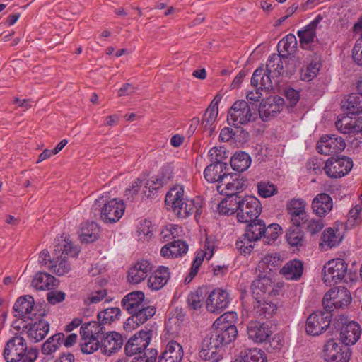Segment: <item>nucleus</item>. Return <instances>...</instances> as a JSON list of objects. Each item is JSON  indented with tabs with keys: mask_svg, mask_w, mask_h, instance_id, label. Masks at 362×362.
Wrapping results in <instances>:
<instances>
[{
	"mask_svg": "<svg viewBox=\"0 0 362 362\" xmlns=\"http://www.w3.org/2000/svg\"><path fill=\"white\" fill-rule=\"evenodd\" d=\"M332 313L327 311H316L311 313L306 320L305 330L308 334L317 336L326 330L331 322Z\"/></svg>",
	"mask_w": 362,
	"mask_h": 362,
	"instance_id": "nucleus-10",
	"label": "nucleus"
},
{
	"mask_svg": "<svg viewBox=\"0 0 362 362\" xmlns=\"http://www.w3.org/2000/svg\"><path fill=\"white\" fill-rule=\"evenodd\" d=\"M124 204L122 201L112 199L104 203L100 210V218L107 223L118 221L124 212Z\"/></svg>",
	"mask_w": 362,
	"mask_h": 362,
	"instance_id": "nucleus-13",
	"label": "nucleus"
},
{
	"mask_svg": "<svg viewBox=\"0 0 362 362\" xmlns=\"http://www.w3.org/2000/svg\"><path fill=\"white\" fill-rule=\"evenodd\" d=\"M204 258H206V252H203L201 250L197 252L196 257L192 262L189 275L185 279V282H190L197 274L199 267L202 264Z\"/></svg>",
	"mask_w": 362,
	"mask_h": 362,
	"instance_id": "nucleus-62",
	"label": "nucleus"
},
{
	"mask_svg": "<svg viewBox=\"0 0 362 362\" xmlns=\"http://www.w3.org/2000/svg\"><path fill=\"white\" fill-rule=\"evenodd\" d=\"M342 240L340 235L339 230L328 228L324 230L321 235L322 243L320 244L322 247L325 245L331 248L338 245Z\"/></svg>",
	"mask_w": 362,
	"mask_h": 362,
	"instance_id": "nucleus-48",
	"label": "nucleus"
},
{
	"mask_svg": "<svg viewBox=\"0 0 362 362\" xmlns=\"http://www.w3.org/2000/svg\"><path fill=\"white\" fill-rule=\"evenodd\" d=\"M260 201L255 197L246 196L242 197L240 206L238 212V221L241 223H249L257 219L262 212Z\"/></svg>",
	"mask_w": 362,
	"mask_h": 362,
	"instance_id": "nucleus-9",
	"label": "nucleus"
},
{
	"mask_svg": "<svg viewBox=\"0 0 362 362\" xmlns=\"http://www.w3.org/2000/svg\"><path fill=\"white\" fill-rule=\"evenodd\" d=\"M202 204L199 199H188L183 202V204L177 205V209H174L173 212L180 218H185L192 214H195L197 217L202 214Z\"/></svg>",
	"mask_w": 362,
	"mask_h": 362,
	"instance_id": "nucleus-25",
	"label": "nucleus"
},
{
	"mask_svg": "<svg viewBox=\"0 0 362 362\" xmlns=\"http://www.w3.org/2000/svg\"><path fill=\"white\" fill-rule=\"evenodd\" d=\"M204 288H199L188 295L187 303L190 310H197L202 307L204 300Z\"/></svg>",
	"mask_w": 362,
	"mask_h": 362,
	"instance_id": "nucleus-52",
	"label": "nucleus"
},
{
	"mask_svg": "<svg viewBox=\"0 0 362 362\" xmlns=\"http://www.w3.org/2000/svg\"><path fill=\"white\" fill-rule=\"evenodd\" d=\"M280 52H286L287 55L293 54L297 48V39L293 34H288L278 44Z\"/></svg>",
	"mask_w": 362,
	"mask_h": 362,
	"instance_id": "nucleus-54",
	"label": "nucleus"
},
{
	"mask_svg": "<svg viewBox=\"0 0 362 362\" xmlns=\"http://www.w3.org/2000/svg\"><path fill=\"white\" fill-rule=\"evenodd\" d=\"M119 315L120 309L119 308H109L98 314V320L103 325L110 324L117 320Z\"/></svg>",
	"mask_w": 362,
	"mask_h": 362,
	"instance_id": "nucleus-57",
	"label": "nucleus"
},
{
	"mask_svg": "<svg viewBox=\"0 0 362 362\" xmlns=\"http://www.w3.org/2000/svg\"><path fill=\"white\" fill-rule=\"evenodd\" d=\"M251 164V158L245 152H237L230 158L232 168L238 172H243L247 170Z\"/></svg>",
	"mask_w": 362,
	"mask_h": 362,
	"instance_id": "nucleus-46",
	"label": "nucleus"
},
{
	"mask_svg": "<svg viewBox=\"0 0 362 362\" xmlns=\"http://www.w3.org/2000/svg\"><path fill=\"white\" fill-rule=\"evenodd\" d=\"M49 267L52 272L58 276H63L71 270V265L66 256L64 257L57 256L54 263Z\"/></svg>",
	"mask_w": 362,
	"mask_h": 362,
	"instance_id": "nucleus-56",
	"label": "nucleus"
},
{
	"mask_svg": "<svg viewBox=\"0 0 362 362\" xmlns=\"http://www.w3.org/2000/svg\"><path fill=\"white\" fill-rule=\"evenodd\" d=\"M322 18L317 16L312 22L298 30L297 35L299 37L300 46L303 49L312 53H320L322 47L316 38V28Z\"/></svg>",
	"mask_w": 362,
	"mask_h": 362,
	"instance_id": "nucleus-5",
	"label": "nucleus"
},
{
	"mask_svg": "<svg viewBox=\"0 0 362 362\" xmlns=\"http://www.w3.org/2000/svg\"><path fill=\"white\" fill-rule=\"evenodd\" d=\"M221 98L219 95H216L213 100L211 102L209 106L205 111L202 118V125H204V128L205 130H208L209 132V134L211 135L214 132V124L215 123L218 113V105L220 102Z\"/></svg>",
	"mask_w": 362,
	"mask_h": 362,
	"instance_id": "nucleus-30",
	"label": "nucleus"
},
{
	"mask_svg": "<svg viewBox=\"0 0 362 362\" xmlns=\"http://www.w3.org/2000/svg\"><path fill=\"white\" fill-rule=\"evenodd\" d=\"M230 303L228 293L222 289H214L206 300V308L210 313L219 314L223 311Z\"/></svg>",
	"mask_w": 362,
	"mask_h": 362,
	"instance_id": "nucleus-15",
	"label": "nucleus"
},
{
	"mask_svg": "<svg viewBox=\"0 0 362 362\" xmlns=\"http://www.w3.org/2000/svg\"><path fill=\"white\" fill-rule=\"evenodd\" d=\"M286 209L290 216H303L305 214V202L302 199L293 198L287 203Z\"/></svg>",
	"mask_w": 362,
	"mask_h": 362,
	"instance_id": "nucleus-53",
	"label": "nucleus"
},
{
	"mask_svg": "<svg viewBox=\"0 0 362 362\" xmlns=\"http://www.w3.org/2000/svg\"><path fill=\"white\" fill-rule=\"evenodd\" d=\"M27 351L25 339L16 334L8 341L4 351V357L7 362H20Z\"/></svg>",
	"mask_w": 362,
	"mask_h": 362,
	"instance_id": "nucleus-12",
	"label": "nucleus"
},
{
	"mask_svg": "<svg viewBox=\"0 0 362 362\" xmlns=\"http://www.w3.org/2000/svg\"><path fill=\"white\" fill-rule=\"evenodd\" d=\"M247 334L249 339L255 343H263L272 334V331L268 325L257 321L250 322L247 326Z\"/></svg>",
	"mask_w": 362,
	"mask_h": 362,
	"instance_id": "nucleus-21",
	"label": "nucleus"
},
{
	"mask_svg": "<svg viewBox=\"0 0 362 362\" xmlns=\"http://www.w3.org/2000/svg\"><path fill=\"white\" fill-rule=\"evenodd\" d=\"M199 355L201 358L208 362H218L222 359V348L218 344H214L211 338L206 337L202 341Z\"/></svg>",
	"mask_w": 362,
	"mask_h": 362,
	"instance_id": "nucleus-19",
	"label": "nucleus"
},
{
	"mask_svg": "<svg viewBox=\"0 0 362 362\" xmlns=\"http://www.w3.org/2000/svg\"><path fill=\"white\" fill-rule=\"evenodd\" d=\"M335 126L343 134H358L362 132V116L353 119L349 115H341L338 117Z\"/></svg>",
	"mask_w": 362,
	"mask_h": 362,
	"instance_id": "nucleus-20",
	"label": "nucleus"
},
{
	"mask_svg": "<svg viewBox=\"0 0 362 362\" xmlns=\"http://www.w3.org/2000/svg\"><path fill=\"white\" fill-rule=\"evenodd\" d=\"M153 336V330L146 328L134 334L126 343L124 351L127 356H132L146 351Z\"/></svg>",
	"mask_w": 362,
	"mask_h": 362,
	"instance_id": "nucleus-8",
	"label": "nucleus"
},
{
	"mask_svg": "<svg viewBox=\"0 0 362 362\" xmlns=\"http://www.w3.org/2000/svg\"><path fill=\"white\" fill-rule=\"evenodd\" d=\"M187 250L188 245L185 241L177 240L165 245L160 254L164 257L175 258L185 254Z\"/></svg>",
	"mask_w": 362,
	"mask_h": 362,
	"instance_id": "nucleus-32",
	"label": "nucleus"
},
{
	"mask_svg": "<svg viewBox=\"0 0 362 362\" xmlns=\"http://www.w3.org/2000/svg\"><path fill=\"white\" fill-rule=\"evenodd\" d=\"M152 266L146 259L138 261L128 272V280L132 284H139L151 272Z\"/></svg>",
	"mask_w": 362,
	"mask_h": 362,
	"instance_id": "nucleus-23",
	"label": "nucleus"
},
{
	"mask_svg": "<svg viewBox=\"0 0 362 362\" xmlns=\"http://www.w3.org/2000/svg\"><path fill=\"white\" fill-rule=\"evenodd\" d=\"M361 333V327L358 323L349 322L341 328V340L346 346L353 345L358 340Z\"/></svg>",
	"mask_w": 362,
	"mask_h": 362,
	"instance_id": "nucleus-28",
	"label": "nucleus"
},
{
	"mask_svg": "<svg viewBox=\"0 0 362 362\" xmlns=\"http://www.w3.org/2000/svg\"><path fill=\"white\" fill-rule=\"evenodd\" d=\"M284 104V98L276 96L272 100L262 103L258 109L259 115L263 121H268L279 113Z\"/></svg>",
	"mask_w": 362,
	"mask_h": 362,
	"instance_id": "nucleus-18",
	"label": "nucleus"
},
{
	"mask_svg": "<svg viewBox=\"0 0 362 362\" xmlns=\"http://www.w3.org/2000/svg\"><path fill=\"white\" fill-rule=\"evenodd\" d=\"M227 164L211 163L205 168L204 176L209 182H218V185H220L227 173Z\"/></svg>",
	"mask_w": 362,
	"mask_h": 362,
	"instance_id": "nucleus-33",
	"label": "nucleus"
},
{
	"mask_svg": "<svg viewBox=\"0 0 362 362\" xmlns=\"http://www.w3.org/2000/svg\"><path fill=\"white\" fill-rule=\"evenodd\" d=\"M303 272V264L298 259L287 262L281 269L280 273L288 280H298Z\"/></svg>",
	"mask_w": 362,
	"mask_h": 362,
	"instance_id": "nucleus-38",
	"label": "nucleus"
},
{
	"mask_svg": "<svg viewBox=\"0 0 362 362\" xmlns=\"http://www.w3.org/2000/svg\"><path fill=\"white\" fill-rule=\"evenodd\" d=\"M123 343L122 337L119 333L111 332L102 339L100 342L101 351L104 354L110 356L120 349Z\"/></svg>",
	"mask_w": 362,
	"mask_h": 362,
	"instance_id": "nucleus-26",
	"label": "nucleus"
},
{
	"mask_svg": "<svg viewBox=\"0 0 362 362\" xmlns=\"http://www.w3.org/2000/svg\"><path fill=\"white\" fill-rule=\"evenodd\" d=\"M264 222L260 219H255L249 222L245 229V237L253 240H259L263 237Z\"/></svg>",
	"mask_w": 362,
	"mask_h": 362,
	"instance_id": "nucleus-47",
	"label": "nucleus"
},
{
	"mask_svg": "<svg viewBox=\"0 0 362 362\" xmlns=\"http://www.w3.org/2000/svg\"><path fill=\"white\" fill-rule=\"evenodd\" d=\"M351 301L350 292L344 287H337L326 293L322 300V305L325 310L331 313L333 307L344 308L350 304Z\"/></svg>",
	"mask_w": 362,
	"mask_h": 362,
	"instance_id": "nucleus-7",
	"label": "nucleus"
},
{
	"mask_svg": "<svg viewBox=\"0 0 362 362\" xmlns=\"http://www.w3.org/2000/svg\"><path fill=\"white\" fill-rule=\"evenodd\" d=\"M346 346H340L332 339L327 341L324 346V358L327 362H347L351 353Z\"/></svg>",
	"mask_w": 362,
	"mask_h": 362,
	"instance_id": "nucleus-14",
	"label": "nucleus"
},
{
	"mask_svg": "<svg viewBox=\"0 0 362 362\" xmlns=\"http://www.w3.org/2000/svg\"><path fill=\"white\" fill-rule=\"evenodd\" d=\"M186 199L184 194L183 187L176 185L171 187L166 194L165 202L167 206L173 211L174 209H177V205L183 204V202Z\"/></svg>",
	"mask_w": 362,
	"mask_h": 362,
	"instance_id": "nucleus-37",
	"label": "nucleus"
},
{
	"mask_svg": "<svg viewBox=\"0 0 362 362\" xmlns=\"http://www.w3.org/2000/svg\"><path fill=\"white\" fill-rule=\"evenodd\" d=\"M346 107L348 113L351 115H358L362 112V94L352 93L349 95L346 101L343 105Z\"/></svg>",
	"mask_w": 362,
	"mask_h": 362,
	"instance_id": "nucleus-50",
	"label": "nucleus"
},
{
	"mask_svg": "<svg viewBox=\"0 0 362 362\" xmlns=\"http://www.w3.org/2000/svg\"><path fill=\"white\" fill-rule=\"evenodd\" d=\"M35 305L34 299L30 296H24L18 298L13 305L14 312L16 317L26 320H33L32 310H33Z\"/></svg>",
	"mask_w": 362,
	"mask_h": 362,
	"instance_id": "nucleus-22",
	"label": "nucleus"
},
{
	"mask_svg": "<svg viewBox=\"0 0 362 362\" xmlns=\"http://www.w3.org/2000/svg\"><path fill=\"white\" fill-rule=\"evenodd\" d=\"M303 57L300 55L288 57L286 54H273L269 56L266 71L272 77L288 76L294 73L302 64Z\"/></svg>",
	"mask_w": 362,
	"mask_h": 362,
	"instance_id": "nucleus-1",
	"label": "nucleus"
},
{
	"mask_svg": "<svg viewBox=\"0 0 362 362\" xmlns=\"http://www.w3.org/2000/svg\"><path fill=\"white\" fill-rule=\"evenodd\" d=\"M57 285V279L45 272L37 273L32 281V286L37 290H50Z\"/></svg>",
	"mask_w": 362,
	"mask_h": 362,
	"instance_id": "nucleus-42",
	"label": "nucleus"
},
{
	"mask_svg": "<svg viewBox=\"0 0 362 362\" xmlns=\"http://www.w3.org/2000/svg\"><path fill=\"white\" fill-rule=\"evenodd\" d=\"M247 186V180L241 177L240 174L226 173L220 185H217V190L221 194H225V192H228V194L237 193V191H243Z\"/></svg>",
	"mask_w": 362,
	"mask_h": 362,
	"instance_id": "nucleus-17",
	"label": "nucleus"
},
{
	"mask_svg": "<svg viewBox=\"0 0 362 362\" xmlns=\"http://www.w3.org/2000/svg\"><path fill=\"white\" fill-rule=\"evenodd\" d=\"M256 241L257 240H253L251 238L245 237V233H244L243 236L240 238L238 240H237L236 247L241 253L247 255L250 254L254 248V245H252V243Z\"/></svg>",
	"mask_w": 362,
	"mask_h": 362,
	"instance_id": "nucleus-64",
	"label": "nucleus"
},
{
	"mask_svg": "<svg viewBox=\"0 0 362 362\" xmlns=\"http://www.w3.org/2000/svg\"><path fill=\"white\" fill-rule=\"evenodd\" d=\"M105 332L104 325L101 322H88L83 324L80 329L81 337L99 339L100 334Z\"/></svg>",
	"mask_w": 362,
	"mask_h": 362,
	"instance_id": "nucleus-44",
	"label": "nucleus"
},
{
	"mask_svg": "<svg viewBox=\"0 0 362 362\" xmlns=\"http://www.w3.org/2000/svg\"><path fill=\"white\" fill-rule=\"evenodd\" d=\"M258 194L263 198H268L277 194L276 185L270 182L261 181L257 185Z\"/></svg>",
	"mask_w": 362,
	"mask_h": 362,
	"instance_id": "nucleus-59",
	"label": "nucleus"
},
{
	"mask_svg": "<svg viewBox=\"0 0 362 362\" xmlns=\"http://www.w3.org/2000/svg\"><path fill=\"white\" fill-rule=\"evenodd\" d=\"M277 306L272 302L264 301L262 303L254 300L253 312L255 317L259 319H269L276 312Z\"/></svg>",
	"mask_w": 362,
	"mask_h": 362,
	"instance_id": "nucleus-41",
	"label": "nucleus"
},
{
	"mask_svg": "<svg viewBox=\"0 0 362 362\" xmlns=\"http://www.w3.org/2000/svg\"><path fill=\"white\" fill-rule=\"evenodd\" d=\"M63 244H59L54 249V254L58 257L64 256L66 257V259L69 257H74L78 255L79 252L78 248L74 245L72 243L64 240Z\"/></svg>",
	"mask_w": 362,
	"mask_h": 362,
	"instance_id": "nucleus-51",
	"label": "nucleus"
},
{
	"mask_svg": "<svg viewBox=\"0 0 362 362\" xmlns=\"http://www.w3.org/2000/svg\"><path fill=\"white\" fill-rule=\"evenodd\" d=\"M257 106L244 100L233 103L228 112V120L234 126L244 125L254 122L257 118Z\"/></svg>",
	"mask_w": 362,
	"mask_h": 362,
	"instance_id": "nucleus-3",
	"label": "nucleus"
},
{
	"mask_svg": "<svg viewBox=\"0 0 362 362\" xmlns=\"http://www.w3.org/2000/svg\"><path fill=\"white\" fill-rule=\"evenodd\" d=\"M304 223L306 224V231L310 233L311 235H315L319 233L320 231L322 230V229L324 227V222L322 219H321L320 218H309L308 216L307 218L305 220Z\"/></svg>",
	"mask_w": 362,
	"mask_h": 362,
	"instance_id": "nucleus-63",
	"label": "nucleus"
},
{
	"mask_svg": "<svg viewBox=\"0 0 362 362\" xmlns=\"http://www.w3.org/2000/svg\"><path fill=\"white\" fill-rule=\"evenodd\" d=\"M286 239L292 247L301 246L304 241L303 232L296 226H291L286 233Z\"/></svg>",
	"mask_w": 362,
	"mask_h": 362,
	"instance_id": "nucleus-55",
	"label": "nucleus"
},
{
	"mask_svg": "<svg viewBox=\"0 0 362 362\" xmlns=\"http://www.w3.org/2000/svg\"><path fill=\"white\" fill-rule=\"evenodd\" d=\"M347 272V264L342 259H335L327 262L322 269V276L327 286L340 283Z\"/></svg>",
	"mask_w": 362,
	"mask_h": 362,
	"instance_id": "nucleus-6",
	"label": "nucleus"
},
{
	"mask_svg": "<svg viewBox=\"0 0 362 362\" xmlns=\"http://www.w3.org/2000/svg\"><path fill=\"white\" fill-rule=\"evenodd\" d=\"M99 234L100 228L96 223H86L81 226L80 240L82 243H93L98 239Z\"/></svg>",
	"mask_w": 362,
	"mask_h": 362,
	"instance_id": "nucleus-43",
	"label": "nucleus"
},
{
	"mask_svg": "<svg viewBox=\"0 0 362 362\" xmlns=\"http://www.w3.org/2000/svg\"><path fill=\"white\" fill-rule=\"evenodd\" d=\"M229 315H233V313H225L217 318L213 325L212 331L208 336L214 344H218L221 348L234 341L238 334L236 327L226 322Z\"/></svg>",
	"mask_w": 362,
	"mask_h": 362,
	"instance_id": "nucleus-2",
	"label": "nucleus"
},
{
	"mask_svg": "<svg viewBox=\"0 0 362 362\" xmlns=\"http://www.w3.org/2000/svg\"><path fill=\"white\" fill-rule=\"evenodd\" d=\"M28 326H30L28 331V337L34 343L39 342L45 339L49 330V323L42 320H39L38 322L28 325L26 327Z\"/></svg>",
	"mask_w": 362,
	"mask_h": 362,
	"instance_id": "nucleus-36",
	"label": "nucleus"
},
{
	"mask_svg": "<svg viewBox=\"0 0 362 362\" xmlns=\"http://www.w3.org/2000/svg\"><path fill=\"white\" fill-rule=\"evenodd\" d=\"M225 194L226 197L218 206L219 213L224 215H230L236 213L238 216L242 197L238 193L232 192L228 194V192H225Z\"/></svg>",
	"mask_w": 362,
	"mask_h": 362,
	"instance_id": "nucleus-24",
	"label": "nucleus"
},
{
	"mask_svg": "<svg viewBox=\"0 0 362 362\" xmlns=\"http://www.w3.org/2000/svg\"><path fill=\"white\" fill-rule=\"evenodd\" d=\"M156 309L154 306L148 305L144 303L139 308L136 309L135 312L131 313V316L128 318V323L132 322L139 326L143 325L149 319H151L156 314Z\"/></svg>",
	"mask_w": 362,
	"mask_h": 362,
	"instance_id": "nucleus-31",
	"label": "nucleus"
},
{
	"mask_svg": "<svg viewBox=\"0 0 362 362\" xmlns=\"http://www.w3.org/2000/svg\"><path fill=\"white\" fill-rule=\"evenodd\" d=\"M212 163L227 164L223 162L228 156V151L223 146L214 147L209 151Z\"/></svg>",
	"mask_w": 362,
	"mask_h": 362,
	"instance_id": "nucleus-61",
	"label": "nucleus"
},
{
	"mask_svg": "<svg viewBox=\"0 0 362 362\" xmlns=\"http://www.w3.org/2000/svg\"><path fill=\"white\" fill-rule=\"evenodd\" d=\"M144 293L142 291H133L126 295L122 300L124 309L131 314L144 304Z\"/></svg>",
	"mask_w": 362,
	"mask_h": 362,
	"instance_id": "nucleus-35",
	"label": "nucleus"
},
{
	"mask_svg": "<svg viewBox=\"0 0 362 362\" xmlns=\"http://www.w3.org/2000/svg\"><path fill=\"white\" fill-rule=\"evenodd\" d=\"M353 167V161L349 157L342 156L331 157L325 163V173L332 178H340L347 175Z\"/></svg>",
	"mask_w": 362,
	"mask_h": 362,
	"instance_id": "nucleus-11",
	"label": "nucleus"
},
{
	"mask_svg": "<svg viewBox=\"0 0 362 362\" xmlns=\"http://www.w3.org/2000/svg\"><path fill=\"white\" fill-rule=\"evenodd\" d=\"M284 286L282 282H276L269 276L259 274L251 284L252 296L254 300L260 302L265 295L276 296L280 294Z\"/></svg>",
	"mask_w": 362,
	"mask_h": 362,
	"instance_id": "nucleus-4",
	"label": "nucleus"
},
{
	"mask_svg": "<svg viewBox=\"0 0 362 362\" xmlns=\"http://www.w3.org/2000/svg\"><path fill=\"white\" fill-rule=\"evenodd\" d=\"M183 355L182 346L175 341H170L158 357V362H181Z\"/></svg>",
	"mask_w": 362,
	"mask_h": 362,
	"instance_id": "nucleus-29",
	"label": "nucleus"
},
{
	"mask_svg": "<svg viewBox=\"0 0 362 362\" xmlns=\"http://www.w3.org/2000/svg\"><path fill=\"white\" fill-rule=\"evenodd\" d=\"M64 338L63 333H57L49 337L42 345L41 351L44 355H49L56 351Z\"/></svg>",
	"mask_w": 362,
	"mask_h": 362,
	"instance_id": "nucleus-49",
	"label": "nucleus"
},
{
	"mask_svg": "<svg viewBox=\"0 0 362 362\" xmlns=\"http://www.w3.org/2000/svg\"><path fill=\"white\" fill-rule=\"evenodd\" d=\"M235 362H267L265 353L260 349H250L240 353Z\"/></svg>",
	"mask_w": 362,
	"mask_h": 362,
	"instance_id": "nucleus-45",
	"label": "nucleus"
},
{
	"mask_svg": "<svg viewBox=\"0 0 362 362\" xmlns=\"http://www.w3.org/2000/svg\"><path fill=\"white\" fill-rule=\"evenodd\" d=\"M166 184L163 180L158 176L156 175L155 177H152L151 180H148L146 182L144 186L143 194L149 197L151 194H153V191H157L160 188H161L163 185Z\"/></svg>",
	"mask_w": 362,
	"mask_h": 362,
	"instance_id": "nucleus-60",
	"label": "nucleus"
},
{
	"mask_svg": "<svg viewBox=\"0 0 362 362\" xmlns=\"http://www.w3.org/2000/svg\"><path fill=\"white\" fill-rule=\"evenodd\" d=\"M346 147V143L341 137L335 135H325L321 137L317 144V151L320 154L330 155L341 152Z\"/></svg>",
	"mask_w": 362,
	"mask_h": 362,
	"instance_id": "nucleus-16",
	"label": "nucleus"
},
{
	"mask_svg": "<svg viewBox=\"0 0 362 362\" xmlns=\"http://www.w3.org/2000/svg\"><path fill=\"white\" fill-rule=\"evenodd\" d=\"M170 277L168 268L160 267L155 272L150 276L148 280V286L152 290H159L166 284Z\"/></svg>",
	"mask_w": 362,
	"mask_h": 362,
	"instance_id": "nucleus-39",
	"label": "nucleus"
},
{
	"mask_svg": "<svg viewBox=\"0 0 362 362\" xmlns=\"http://www.w3.org/2000/svg\"><path fill=\"white\" fill-rule=\"evenodd\" d=\"M313 56L310 53H308L306 56L308 57H312L310 64L307 66L305 69H302L300 73V78L303 81H310L313 79L319 72L320 68V52L313 53Z\"/></svg>",
	"mask_w": 362,
	"mask_h": 362,
	"instance_id": "nucleus-40",
	"label": "nucleus"
},
{
	"mask_svg": "<svg viewBox=\"0 0 362 362\" xmlns=\"http://www.w3.org/2000/svg\"><path fill=\"white\" fill-rule=\"evenodd\" d=\"M80 346L82 353L86 354H93L99 348L101 349V345L99 339H97L96 338H90L86 337H81Z\"/></svg>",
	"mask_w": 362,
	"mask_h": 362,
	"instance_id": "nucleus-58",
	"label": "nucleus"
},
{
	"mask_svg": "<svg viewBox=\"0 0 362 362\" xmlns=\"http://www.w3.org/2000/svg\"><path fill=\"white\" fill-rule=\"evenodd\" d=\"M272 74L267 73L266 70L262 67L257 69L251 78V85L255 88H259L260 90H269L272 88L271 80Z\"/></svg>",
	"mask_w": 362,
	"mask_h": 362,
	"instance_id": "nucleus-34",
	"label": "nucleus"
},
{
	"mask_svg": "<svg viewBox=\"0 0 362 362\" xmlns=\"http://www.w3.org/2000/svg\"><path fill=\"white\" fill-rule=\"evenodd\" d=\"M332 207V199L326 193L317 194L312 202L313 212L320 218L325 217Z\"/></svg>",
	"mask_w": 362,
	"mask_h": 362,
	"instance_id": "nucleus-27",
	"label": "nucleus"
}]
</instances>
